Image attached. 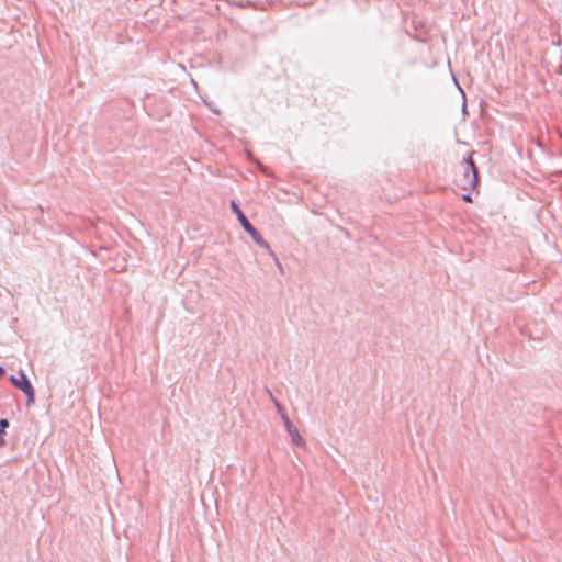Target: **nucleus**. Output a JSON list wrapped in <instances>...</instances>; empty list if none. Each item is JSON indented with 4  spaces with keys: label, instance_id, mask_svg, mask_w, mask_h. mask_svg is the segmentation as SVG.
<instances>
[{
    "label": "nucleus",
    "instance_id": "obj_1",
    "mask_svg": "<svg viewBox=\"0 0 562 562\" xmlns=\"http://www.w3.org/2000/svg\"><path fill=\"white\" fill-rule=\"evenodd\" d=\"M457 184L462 190H473L477 184V169L472 155L461 161V173L457 178Z\"/></svg>",
    "mask_w": 562,
    "mask_h": 562
},
{
    "label": "nucleus",
    "instance_id": "obj_2",
    "mask_svg": "<svg viewBox=\"0 0 562 562\" xmlns=\"http://www.w3.org/2000/svg\"><path fill=\"white\" fill-rule=\"evenodd\" d=\"M11 382L26 395V404L30 406L34 403V389L27 380L26 375L21 372L19 378L11 376Z\"/></svg>",
    "mask_w": 562,
    "mask_h": 562
},
{
    "label": "nucleus",
    "instance_id": "obj_3",
    "mask_svg": "<svg viewBox=\"0 0 562 562\" xmlns=\"http://www.w3.org/2000/svg\"><path fill=\"white\" fill-rule=\"evenodd\" d=\"M248 235L252 240L262 249H265L270 256H274V251L270 248V245L263 239L260 233L248 222Z\"/></svg>",
    "mask_w": 562,
    "mask_h": 562
},
{
    "label": "nucleus",
    "instance_id": "obj_4",
    "mask_svg": "<svg viewBox=\"0 0 562 562\" xmlns=\"http://www.w3.org/2000/svg\"><path fill=\"white\" fill-rule=\"evenodd\" d=\"M282 419L284 422V426H285L288 432L291 435L292 442L295 445H302L303 439H302L301 435L299 434L296 427L289 419V417L286 415H282Z\"/></svg>",
    "mask_w": 562,
    "mask_h": 562
},
{
    "label": "nucleus",
    "instance_id": "obj_5",
    "mask_svg": "<svg viewBox=\"0 0 562 562\" xmlns=\"http://www.w3.org/2000/svg\"><path fill=\"white\" fill-rule=\"evenodd\" d=\"M231 205H232L233 211L236 213L239 222L246 228V216H245V214L243 213L240 207L234 201L232 202Z\"/></svg>",
    "mask_w": 562,
    "mask_h": 562
},
{
    "label": "nucleus",
    "instance_id": "obj_6",
    "mask_svg": "<svg viewBox=\"0 0 562 562\" xmlns=\"http://www.w3.org/2000/svg\"><path fill=\"white\" fill-rule=\"evenodd\" d=\"M8 426H9V422L7 419L3 418L0 420V430L1 431L5 432V429L8 428Z\"/></svg>",
    "mask_w": 562,
    "mask_h": 562
},
{
    "label": "nucleus",
    "instance_id": "obj_7",
    "mask_svg": "<svg viewBox=\"0 0 562 562\" xmlns=\"http://www.w3.org/2000/svg\"><path fill=\"white\" fill-rule=\"evenodd\" d=\"M278 267V269L280 270L281 273H283V267L281 265V262L279 261L278 257L274 255V256H271Z\"/></svg>",
    "mask_w": 562,
    "mask_h": 562
},
{
    "label": "nucleus",
    "instance_id": "obj_8",
    "mask_svg": "<svg viewBox=\"0 0 562 562\" xmlns=\"http://www.w3.org/2000/svg\"><path fill=\"white\" fill-rule=\"evenodd\" d=\"M269 395H270V397L272 398V401H273V403H274L276 407L278 408V411H279V412H281V409H282L281 404H280L278 401H276V400L273 398V396H272V394H271L270 392H269Z\"/></svg>",
    "mask_w": 562,
    "mask_h": 562
},
{
    "label": "nucleus",
    "instance_id": "obj_9",
    "mask_svg": "<svg viewBox=\"0 0 562 562\" xmlns=\"http://www.w3.org/2000/svg\"><path fill=\"white\" fill-rule=\"evenodd\" d=\"M5 440H4V431H1L0 430V447H2L4 445Z\"/></svg>",
    "mask_w": 562,
    "mask_h": 562
},
{
    "label": "nucleus",
    "instance_id": "obj_10",
    "mask_svg": "<svg viewBox=\"0 0 562 562\" xmlns=\"http://www.w3.org/2000/svg\"><path fill=\"white\" fill-rule=\"evenodd\" d=\"M463 200H464V201H468V202H471V201H472V199H471V195H470V194H464V195H463Z\"/></svg>",
    "mask_w": 562,
    "mask_h": 562
},
{
    "label": "nucleus",
    "instance_id": "obj_11",
    "mask_svg": "<svg viewBox=\"0 0 562 562\" xmlns=\"http://www.w3.org/2000/svg\"><path fill=\"white\" fill-rule=\"evenodd\" d=\"M461 109H462L463 117H465L468 115V108H461Z\"/></svg>",
    "mask_w": 562,
    "mask_h": 562
},
{
    "label": "nucleus",
    "instance_id": "obj_12",
    "mask_svg": "<svg viewBox=\"0 0 562 562\" xmlns=\"http://www.w3.org/2000/svg\"><path fill=\"white\" fill-rule=\"evenodd\" d=\"M4 372V369L2 367H0V376L3 374Z\"/></svg>",
    "mask_w": 562,
    "mask_h": 562
}]
</instances>
